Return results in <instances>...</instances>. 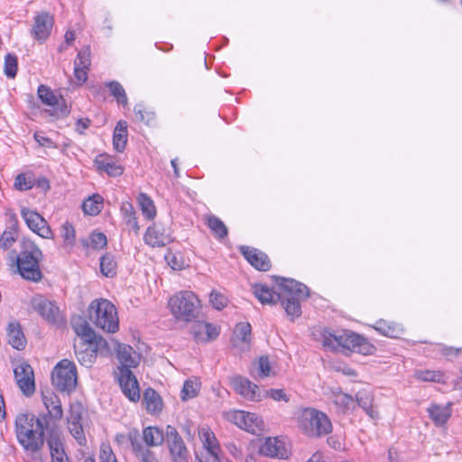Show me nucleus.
I'll use <instances>...</instances> for the list:
<instances>
[{
    "label": "nucleus",
    "instance_id": "f257e3e1",
    "mask_svg": "<svg viewBox=\"0 0 462 462\" xmlns=\"http://www.w3.org/2000/svg\"><path fill=\"white\" fill-rule=\"evenodd\" d=\"M321 342L325 348L337 351L343 349L364 356L373 355L376 347L365 337L347 329L331 330L325 328L321 333Z\"/></svg>",
    "mask_w": 462,
    "mask_h": 462
},
{
    "label": "nucleus",
    "instance_id": "2eb2a0df",
    "mask_svg": "<svg viewBox=\"0 0 462 462\" xmlns=\"http://www.w3.org/2000/svg\"><path fill=\"white\" fill-rule=\"evenodd\" d=\"M14 377L19 389L25 396H29V363L22 357L11 360Z\"/></svg>",
    "mask_w": 462,
    "mask_h": 462
},
{
    "label": "nucleus",
    "instance_id": "aec40b11",
    "mask_svg": "<svg viewBox=\"0 0 462 462\" xmlns=\"http://www.w3.org/2000/svg\"><path fill=\"white\" fill-rule=\"evenodd\" d=\"M259 451L261 455L266 457H278L282 459L288 457V450L285 448L284 443L277 438H267L261 446Z\"/></svg>",
    "mask_w": 462,
    "mask_h": 462
},
{
    "label": "nucleus",
    "instance_id": "bf43d9fd",
    "mask_svg": "<svg viewBox=\"0 0 462 462\" xmlns=\"http://www.w3.org/2000/svg\"><path fill=\"white\" fill-rule=\"evenodd\" d=\"M258 366L260 377H268L270 375L272 367L268 356H261L258 360Z\"/></svg>",
    "mask_w": 462,
    "mask_h": 462
},
{
    "label": "nucleus",
    "instance_id": "de8ad7c7",
    "mask_svg": "<svg viewBox=\"0 0 462 462\" xmlns=\"http://www.w3.org/2000/svg\"><path fill=\"white\" fill-rule=\"evenodd\" d=\"M84 412V407L79 402L70 404L68 423L80 422Z\"/></svg>",
    "mask_w": 462,
    "mask_h": 462
},
{
    "label": "nucleus",
    "instance_id": "4be33fe9",
    "mask_svg": "<svg viewBox=\"0 0 462 462\" xmlns=\"http://www.w3.org/2000/svg\"><path fill=\"white\" fill-rule=\"evenodd\" d=\"M47 444L50 448L51 462H70L68 455L64 451L60 438L56 431L51 430L50 432Z\"/></svg>",
    "mask_w": 462,
    "mask_h": 462
},
{
    "label": "nucleus",
    "instance_id": "c03bdc74",
    "mask_svg": "<svg viewBox=\"0 0 462 462\" xmlns=\"http://www.w3.org/2000/svg\"><path fill=\"white\" fill-rule=\"evenodd\" d=\"M134 115L140 122L152 125L155 122V114L151 111H147L143 106L137 105L134 108Z\"/></svg>",
    "mask_w": 462,
    "mask_h": 462
},
{
    "label": "nucleus",
    "instance_id": "20e7f679",
    "mask_svg": "<svg viewBox=\"0 0 462 462\" xmlns=\"http://www.w3.org/2000/svg\"><path fill=\"white\" fill-rule=\"evenodd\" d=\"M280 280L279 287L282 290V297L280 300L288 317L291 320L301 315L300 300L309 296L308 287L293 279L276 278Z\"/></svg>",
    "mask_w": 462,
    "mask_h": 462
},
{
    "label": "nucleus",
    "instance_id": "6e6d98bb",
    "mask_svg": "<svg viewBox=\"0 0 462 462\" xmlns=\"http://www.w3.org/2000/svg\"><path fill=\"white\" fill-rule=\"evenodd\" d=\"M33 188L39 189L42 193L46 194L47 191L51 189L50 180L43 176L35 178L33 180L31 179V189Z\"/></svg>",
    "mask_w": 462,
    "mask_h": 462
},
{
    "label": "nucleus",
    "instance_id": "f3484780",
    "mask_svg": "<svg viewBox=\"0 0 462 462\" xmlns=\"http://www.w3.org/2000/svg\"><path fill=\"white\" fill-rule=\"evenodd\" d=\"M196 342H209L215 340L220 332L219 327L205 321H197L190 330Z\"/></svg>",
    "mask_w": 462,
    "mask_h": 462
},
{
    "label": "nucleus",
    "instance_id": "39448f33",
    "mask_svg": "<svg viewBox=\"0 0 462 462\" xmlns=\"http://www.w3.org/2000/svg\"><path fill=\"white\" fill-rule=\"evenodd\" d=\"M88 318L95 326L107 333H115L119 328V320L115 305L107 300H93L88 309Z\"/></svg>",
    "mask_w": 462,
    "mask_h": 462
},
{
    "label": "nucleus",
    "instance_id": "c85d7f7f",
    "mask_svg": "<svg viewBox=\"0 0 462 462\" xmlns=\"http://www.w3.org/2000/svg\"><path fill=\"white\" fill-rule=\"evenodd\" d=\"M8 343L15 349H23L26 346V337L20 324L16 321L10 322L7 328Z\"/></svg>",
    "mask_w": 462,
    "mask_h": 462
},
{
    "label": "nucleus",
    "instance_id": "052dcab7",
    "mask_svg": "<svg viewBox=\"0 0 462 462\" xmlns=\"http://www.w3.org/2000/svg\"><path fill=\"white\" fill-rule=\"evenodd\" d=\"M356 401L364 411L369 410V406L372 404V397L366 392H358L356 395Z\"/></svg>",
    "mask_w": 462,
    "mask_h": 462
},
{
    "label": "nucleus",
    "instance_id": "49530a36",
    "mask_svg": "<svg viewBox=\"0 0 462 462\" xmlns=\"http://www.w3.org/2000/svg\"><path fill=\"white\" fill-rule=\"evenodd\" d=\"M252 327L248 322H241L236 326L235 333L245 343L249 344L251 341Z\"/></svg>",
    "mask_w": 462,
    "mask_h": 462
},
{
    "label": "nucleus",
    "instance_id": "c9c22d12",
    "mask_svg": "<svg viewBox=\"0 0 462 462\" xmlns=\"http://www.w3.org/2000/svg\"><path fill=\"white\" fill-rule=\"evenodd\" d=\"M103 208V198L99 194H94L84 200L82 209L85 214L90 216H97L99 214Z\"/></svg>",
    "mask_w": 462,
    "mask_h": 462
},
{
    "label": "nucleus",
    "instance_id": "1a4fd4ad",
    "mask_svg": "<svg viewBox=\"0 0 462 462\" xmlns=\"http://www.w3.org/2000/svg\"><path fill=\"white\" fill-rule=\"evenodd\" d=\"M108 349L106 340L99 336L97 339H84L74 342V350L78 361L84 366L89 367L95 362L97 353L103 354Z\"/></svg>",
    "mask_w": 462,
    "mask_h": 462
},
{
    "label": "nucleus",
    "instance_id": "e2e57ef3",
    "mask_svg": "<svg viewBox=\"0 0 462 462\" xmlns=\"http://www.w3.org/2000/svg\"><path fill=\"white\" fill-rule=\"evenodd\" d=\"M266 395L276 402H289V397L282 389H270L266 392Z\"/></svg>",
    "mask_w": 462,
    "mask_h": 462
},
{
    "label": "nucleus",
    "instance_id": "a19ab883",
    "mask_svg": "<svg viewBox=\"0 0 462 462\" xmlns=\"http://www.w3.org/2000/svg\"><path fill=\"white\" fill-rule=\"evenodd\" d=\"M18 70V60L15 54L7 53L5 57L4 73L8 79H14Z\"/></svg>",
    "mask_w": 462,
    "mask_h": 462
},
{
    "label": "nucleus",
    "instance_id": "ddd939ff",
    "mask_svg": "<svg viewBox=\"0 0 462 462\" xmlns=\"http://www.w3.org/2000/svg\"><path fill=\"white\" fill-rule=\"evenodd\" d=\"M239 252L256 270L267 272L272 267L269 256L263 251L248 245H241Z\"/></svg>",
    "mask_w": 462,
    "mask_h": 462
},
{
    "label": "nucleus",
    "instance_id": "c756f323",
    "mask_svg": "<svg viewBox=\"0 0 462 462\" xmlns=\"http://www.w3.org/2000/svg\"><path fill=\"white\" fill-rule=\"evenodd\" d=\"M31 231L42 238L52 237V231L47 221L35 211H31Z\"/></svg>",
    "mask_w": 462,
    "mask_h": 462
},
{
    "label": "nucleus",
    "instance_id": "4d7b16f0",
    "mask_svg": "<svg viewBox=\"0 0 462 462\" xmlns=\"http://www.w3.org/2000/svg\"><path fill=\"white\" fill-rule=\"evenodd\" d=\"M33 138L40 147L57 148L54 142L51 138L47 137L43 132H35L33 134Z\"/></svg>",
    "mask_w": 462,
    "mask_h": 462
},
{
    "label": "nucleus",
    "instance_id": "e433bc0d",
    "mask_svg": "<svg viewBox=\"0 0 462 462\" xmlns=\"http://www.w3.org/2000/svg\"><path fill=\"white\" fill-rule=\"evenodd\" d=\"M117 263L111 253H106L100 258V271L106 277L112 278L116 275Z\"/></svg>",
    "mask_w": 462,
    "mask_h": 462
},
{
    "label": "nucleus",
    "instance_id": "412c9836",
    "mask_svg": "<svg viewBox=\"0 0 462 462\" xmlns=\"http://www.w3.org/2000/svg\"><path fill=\"white\" fill-rule=\"evenodd\" d=\"M253 293L263 304L274 305L282 300V290L276 292L273 289L262 283H255L253 285Z\"/></svg>",
    "mask_w": 462,
    "mask_h": 462
},
{
    "label": "nucleus",
    "instance_id": "f03ea898",
    "mask_svg": "<svg viewBox=\"0 0 462 462\" xmlns=\"http://www.w3.org/2000/svg\"><path fill=\"white\" fill-rule=\"evenodd\" d=\"M42 402L48 414L37 418L35 424L31 423V451L33 452L39 450L44 444L45 430L48 429L49 417L60 420L63 416L61 402L55 393H42Z\"/></svg>",
    "mask_w": 462,
    "mask_h": 462
},
{
    "label": "nucleus",
    "instance_id": "774afa93",
    "mask_svg": "<svg viewBox=\"0 0 462 462\" xmlns=\"http://www.w3.org/2000/svg\"><path fill=\"white\" fill-rule=\"evenodd\" d=\"M121 212L124 216V220L135 217V211L133 205L129 202H124L121 206Z\"/></svg>",
    "mask_w": 462,
    "mask_h": 462
},
{
    "label": "nucleus",
    "instance_id": "603ef678",
    "mask_svg": "<svg viewBox=\"0 0 462 462\" xmlns=\"http://www.w3.org/2000/svg\"><path fill=\"white\" fill-rule=\"evenodd\" d=\"M100 462H117L116 457L109 444L102 443L99 451Z\"/></svg>",
    "mask_w": 462,
    "mask_h": 462
},
{
    "label": "nucleus",
    "instance_id": "37998d69",
    "mask_svg": "<svg viewBox=\"0 0 462 462\" xmlns=\"http://www.w3.org/2000/svg\"><path fill=\"white\" fill-rule=\"evenodd\" d=\"M83 245L99 250L106 246L107 239L106 235L101 232L92 233L89 236V241H83Z\"/></svg>",
    "mask_w": 462,
    "mask_h": 462
},
{
    "label": "nucleus",
    "instance_id": "a878e982",
    "mask_svg": "<svg viewBox=\"0 0 462 462\" xmlns=\"http://www.w3.org/2000/svg\"><path fill=\"white\" fill-rule=\"evenodd\" d=\"M143 239L147 245L152 247L165 246L171 241V236L164 234L155 224L147 228Z\"/></svg>",
    "mask_w": 462,
    "mask_h": 462
},
{
    "label": "nucleus",
    "instance_id": "4c0bfd02",
    "mask_svg": "<svg viewBox=\"0 0 462 462\" xmlns=\"http://www.w3.org/2000/svg\"><path fill=\"white\" fill-rule=\"evenodd\" d=\"M143 438L147 446L161 445L164 440L163 432L157 427H147L143 430Z\"/></svg>",
    "mask_w": 462,
    "mask_h": 462
},
{
    "label": "nucleus",
    "instance_id": "b1692460",
    "mask_svg": "<svg viewBox=\"0 0 462 462\" xmlns=\"http://www.w3.org/2000/svg\"><path fill=\"white\" fill-rule=\"evenodd\" d=\"M70 323L74 332L79 337V341H83L84 339H97L99 337L89 326L88 320L82 316L72 317Z\"/></svg>",
    "mask_w": 462,
    "mask_h": 462
},
{
    "label": "nucleus",
    "instance_id": "7ed1b4c3",
    "mask_svg": "<svg viewBox=\"0 0 462 462\" xmlns=\"http://www.w3.org/2000/svg\"><path fill=\"white\" fill-rule=\"evenodd\" d=\"M298 426L310 438H322L332 431L328 416L315 408H302L297 413Z\"/></svg>",
    "mask_w": 462,
    "mask_h": 462
},
{
    "label": "nucleus",
    "instance_id": "4468645a",
    "mask_svg": "<svg viewBox=\"0 0 462 462\" xmlns=\"http://www.w3.org/2000/svg\"><path fill=\"white\" fill-rule=\"evenodd\" d=\"M118 381L122 392L132 402L140 400V389L136 377L130 369L120 368Z\"/></svg>",
    "mask_w": 462,
    "mask_h": 462
},
{
    "label": "nucleus",
    "instance_id": "473e14b6",
    "mask_svg": "<svg viewBox=\"0 0 462 462\" xmlns=\"http://www.w3.org/2000/svg\"><path fill=\"white\" fill-rule=\"evenodd\" d=\"M143 403L148 413L155 414L162 409V400L152 388H147L143 393Z\"/></svg>",
    "mask_w": 462,
    "mask_h": 462
},
{
    "label": "nucleus",
    "instance_id": "58836bf2",
    "mask_svg": "<svg viewBox=\"0 0 462 462\" xmlns=\"http://www.w3.org/2000/svg\"><path fill=\"white\" fill-rule=\"evenodd\" d=\"M106 87L108 88L111 96H113L118 104L126 106L128 99L126 93L123 86L116 80H112L106 83Z\"/></svg>",
    "mask_w": 462,
    "mask_h": 462
},
{
    "label": "nucleus",
    "instance_id": "6ab92c4d",
    "mask_svg": "<svg viewBox=\"0 0 462 462\" xmlns=\"http://www.w3.org/2000/svg\"><path fill=\"white\" fill-rule=\"evenodd\" d=\"M232 383L236 392L245 398L254 402L261 401L262 394L258 386L248 379L242 376H236L233 379Z\"/></svg>",
    "mask_w": 462,
    "mask_h": 462
},
{
    "label": "nucleus",
    "instance_id": "69168bd1",
    "mask_svg": "<svg viewBox=\"0 0 462 462\" xmlns=\"http://www.w3.org/2000/svg\"><path fill=\"white\" fill-rule=\"evenodd\" d=\"M88 70L89 69L74 66V76L79 85H82L87 81Z\"/></svg>",
    "mask_w": 462,
    "mask_h": 462
},
{
    "label": "nucleus",
    "instance_id": "79ce46f5",
    "mask_svg": "<svg viewBox=\"0 0 462 462\" xmlns=\"http://www.w3.org/2000/svg\"><path fill=\"white\" fill-rule=\"evenodd\" d=\"M91 65V50L88 45L81 48L74 60V66L89 69Z\"/></svg>",
    "mask_w": 462,
    "mask_h": 462
},
{
    "label": "nucleus",
    "instance_id": "cd10ccee",
    "mask_svg": "<svg viewBox=\"0 0 462 462\" xmlns=\"http://www.w3.org/2000/svg\"><path fill=\"white\" fill-rule=\"evenodd\" d=\"M18 221L14 216H9L6 229L4 231L0 237V246L6 250L8 249L18 237Z\"/></svg>",
    "mask_w": 462,
    "mask_h": 462
},
{
    "label": "nucleus",
    "instance_id": "bb28decb",
    "mask_svg": "<svg viewBox=\"0 0 462 462\" xmlns=\"http://www.w3.org/2000/svg\"><path fill=\"white\" fill-rule=\"evenodd\" d=\"M15 432L19 443L29 450V419L26 413H20L15 419Z\"/></svg>",
    "mask_w": 462,
    "mask_h": 462
},
{
    "label": "nucleus",
    "instance_id": "6e6552de",
    "mask_svg": "<svg viewBox=\"0 0 462 462\" xmlns=\"http://www.w3.org/2000/svg\"><path fill=\"white\" fill-rule=\"evenodd\" d=\"M31 307L51 325L62 327L66 323L64 315L57 303L42 294H35L31 298Z\"/></svg>",
    "mask_w": 462,
    "mask_h": 462
},
{
    "label": "nucleus",
    "instance_id": "5fc2aeb1",
    "mask_svg": "<svg viewBox=\"0 0 462 462\" xmlns=\"http://www.w3.org/2000/svg\"><path fill=\"white\" fill-rule=\"evenodd\" d=\"M210 302L216 310H222L227 305V299L220 292L213 291L209 296Z\"/></svg>",
    "mask_w": 462,
    "mask_h": 462
},
{
    "label": "nucleus",
    "instance_id": "338daca9",
    "mask_svg": "<svg viewBox=\"0 0 462 462\" xmlns=\"http://www.w3.org/2000/svg\"><path fill=\"white\" fill-rule=\"evenodd\" d=\"M440 374L434 371H423L418 375V378L421 381L436 382L439 380Z\"/></svg>",
    "mask_w": 462,
    "mask_h": 462
},
{
    "label": "nucleus",
    "instance_id": "09e8293b",
    "mask_svg": "<svg viewBox=\"0 0 462 462\" xmlns=\"http://www.w3.org/2000/svg\"><path fill=\"white\" fill-rule=\"evenodd\" d=\"M198 384L197 383L187 380L185 381L182 390H181V400L186 401L188 399L194 398L198 394Z\"/></svg>",
    "mask_w": 462,
    "mask_h": 462
},
{
    "label": "nucleus",
    "instance_id": "864d4df0",
    "mask_svg": "<svg viewBox=\"0 0 462 462\" xmlns=\"http://www.w3.org/2000/svg\"><path fill=\"white\" fill-rule=\"evenodd\" d=\"M334 403L345 410L350 408L354 403V399L351 395L344 393H337L334 395Z\"/></svg>",
    "mask_w": 462,
    "mask_h": 462
},
{
    "label": "nucleus",
    "instance_id": "f704fd0d",
    "mask_svg": "<svg viewBox=\"0 0 462 462\" xmlns=\"http://www.w3.org/2000/svg\"><path fill=\"white\" fill-rule=\"evenodd\" d=\"M206 225L217 239H224L228 235V229L225 223L215 215H209L207 217Z\"/></svg>",
    "mask_w": 462,
    "mask_h": 462
},
{
    "label": "nucleus",
    "instance_id": "13d9d810",
    "mask_svg": "<svg viewBox=\"0 0 462 462\" xmlns=\"http://www.w3.org/2000/svg\"><path fill=\"white\" fill-rule=\"evenodd\" d=\"M61 236L64 241L69 245H72L75 241V229L73 226L66 222L62 225Z\"/></svg>",
    "mask_w": 462,
    "mask_h": 462
},
{
    "label": "nucleus",
    "instance_id": "2f4dec72",
    "mask_svg": "<svg viewBox=\"0 0 462 462\" xmlns=\"http://www.w3.org/2000/svg\"><path fill=\"white\" fill-rule=\"evenodd\" d=\"M133 452L140 462H157L152 451L144 447L137 436H129Z\"/></svg>",
    "mask_w": 462,
    "mask_h": 462
},
{
    "label": "nucleus",
    "instance_id": "f8f14e48",
    "mask_svg": "<svg viewBox=\"0 0 462 462\" xmlns=\"http://www.w3.org/2000/svg\"><path fill=\"white\" fill-rule=\"evenodd\" d=\"M54 25V19L48 12H42L35 15L31 34L39 43H44L50 37Z\"/></svg>",
    "mask_w": 462,
    "mask_h": 462
},
{
    "label": "nucleus",
    "instance_id": "0e129e2a",
    "mask_svg": "<svg viewBox=\"0 0 462 462\" xmlns=\"http://www.w3.org/2000/svg\"><path fill=\"white\" fill-rule=\"evenodd\" d=\"M14 189L20 191L29 189V182L27 181L24 173H20L16 176L14 183Z\"/></svg>",
    "mask_w": 462,
    "mask_h": 462
},
{
    "label": "nucleus",
    "instance_id": "a18cd8bd",
    "mask_svg": "<svg viewBox=\"0 0 462 462\" xmlns=\"http://www.w3.org/2000/svg\"><path fill=\"white\" fill-rule=\"evenodd\" d=\"M38 97L42 103L48 106H55L57 97L54 96L51 89L44 85L38 88Z\"/></svg>",
    "mask_w": 462,
    "mask_h": 462
},
{
    "label": "nucleus",
    "instance_id": "5701e85b",
    "mask_svg": "<svg viewBox=\"0 0 462 462\" xmlns=\"http://www.w3.org/2000/svg\"><path fill=\"white\" fill-rule=\"evenodd\" d=\"M451 405V402L444 406L433 403L427 409L429 417L436 426L442 427L447 424L452 414Z\"/></svg>",
    "mask_w": 462,
    "mask_h": 462
},
{
    "label": "nucleus",
    "instance_id": "a211bd4d",
    "mask_svg": "<svg viewBox=\"0 0 462 462\" xmlns=\"http://www.w3.org/2000/svg\"><path fill=\"white\" fill-rule=\"evenodd\" d=\"M94 163L98 171L106 172L110 177H118L123 174L124 168L116 158L106 153L98 154Z\"/></svg>",
    "mask_w": 462,
    "mask_h": 462
},
{
    "label": "nucleus",
    "instance_id": "423d86ee",
    "mask_svg": "<svg viewBox=\"0 0 462 462\" xmlns=\"http://www.w3.org/2000/svg\"><path fill=\"white\" fill-rule=\"evenodd\" d=\"M169 307L177 319L189 322L199 317L201 305L192 291H184L170 298Z\"/></svg>",
    "mask_w": 462,
    "mask_h": 462
},
{
    "label": "nucleus",
    "instance_id": "8fccbe9b",
    "mask_svg": "<svg viewBox=\"0 0 462 462\" xmlns=\"http://www.w3.org/2000/svg\"><path fill=\"white\" fill-rule=\"evenodd\" d=\"M165 260L173 270H182L184 268L185 262L180 254L169 252L165 254Z\"/></svg>",
    "mask_w": 462,
    "mask_h": 462
},
{
    "label": "nucleus",
    "instance_id": "393cba45",
    "mask_svg": "<svg viewBox=\"0 0 462 462\" xmlns=\"http://www.w3.org/2000/svg\"><path fill=\"white\" fill-rule=\"evenodd\" d=\"M116 356L121 364L120 368L136 367L139 360L134 348L125 344H117Z\"/></svg>",
    "mask_w": 462,
    "mask_h": 462
},
{
    "label": "nucleus",
    "instance_id": "0eeeda50",
    "mask_svg": "<svg viewBox=\"0 0 462 462\" xmlns=\"http://www.w3.org/2000/svg\"><path fill=\"white\" fill-rule=\"evenodd\" d=\"M51 382L54 388L64 394L75 392L78 384V373L75 364L69 359L60 360L53 368Z\"/></svg>",
    "mask_w": 462,
    "mask_h": 462
},
{
    "label": "nucleus",
    "instance_id": "ea45409f",
    "mask_svg": "<svg viewBox=\"0 0 462 462\" xmlns=\"http://www.w3.org/2000/svg\"><path fill=\"white\" fill-rule=\"evenodd\" d=\"M138 203L145 217L149 220L153 219L156 215L153 201L146 194L140 193L138 196Z\"/></svg>",
    "mask_w": 462,
    "mask_h": 462
},
{
    "label": "nucleus",
    "instance_id": "3c124183",
    "mask_svg": "<svg viewBox=\"0 0 462 462\" xmlns=\"http://www.w3.org/2000/svg\"><path fill=\"white\" fill-rule=\"evenodd\" d=\"M71 435L75 438L79 445H85L87 442L84 435L83 428L80 422L68 423Z\"/></svg>",
    "mask_w": 462,
    "mask_h": 462
},
{
    "label": "nucleus",
    "instance_id": "680f3d73",
    "mask_svg": "<svg viewBox=\"0 0 462 462\" xmlns=\"http://www.w3.org/2000/svg\"><path fill=\"white\" fill-rule=\"evenodd\" d=\"M55 105L56 107L54 108L53 116L57 118L66 117L69 114L70 110L64 99H61L60 102L57 99Z\"/></svg>",
    "mask_w": 462,
    "mask_h": 462
},
{
    "label": "nucleus",
    "instance_id": "9d476101",
    "mask_svg": "<svg viewBox=\"0 0 462 462\" xmlns=\"http://www.w3.org/2000/svg\"><path fill=\"white\" fill-rule=\"evenodd\" d=\"M165 439L173 462H189L187 447L174 427H166Z\"/></svg>",
    "mask_w": 462,
    "mask_h": 462
},
{
    "label": "nucleus",
    "instance_id": "72a5a7b5",
    "mask_svg": "<svg viewBox=\"0 0 462 462\" xmlns=\"http://www.w3.org/2000/svg\"><path fill=\"white\" fill-rule=\"evenodd\" d=\"M374 328L380 334L389 337H398L403 331L399 324L384 319L376 321L374 325Z\"/></svg>",
    "mask_w": 462,
    "mask_h": 462
},
{
    "label": "nucleus",
    "instance_id": "dca6fc26",
    "mask_svg": "<svg viewBox=\"0 0 462 462\" xmlns=\"http://www.w3.org/2000/svg\"><path fill=\"white\" fill-rule=\"evenodd\" d=\"M23 251L17 254L15 250L9 253L8 258L11 262V268L14 273H19L24 280H29V250L23 242Z\"/></svg>",
    "mask_w": 462,
    "mask_h": 462
},
{
    "label": "nucleus",
    "instance_id": "7c9ffc66",
    "mask_svg": "<svg viewBox=\"0 0 462 462\" xmlns=\"http://www.w3.org/2000/svg\"><path fill=\"white\" fill-rule=\"evenodd\" d=\"M127 122L125 120H119L115 127L113 134V145L116 151L122 152L127 143Z\"/></svg>",
    "mask_w": 462,
    "mask_h": 462
},
{
    "label": "nucleus",
    "instance_id": "9b49d317",
    "mask_svg": "<svg viewBox=\"0 0 462 462\" xmlns=\"http://www.w3.org/2000/svg\"><path fill=\"white\" fill-rule=\"evenodd\" d=\"M232 420L240 429L254 435H260L264 430V422L256 413L236 411L232 416Z\"/></svg>",
    "mask_w": 462,
    "mask_h": 462
}]
</instances>
